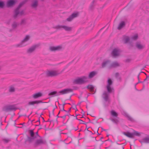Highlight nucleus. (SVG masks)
I'll return each instance as SVG.
<instances>
[{"mask_svg": "<svg viewBox=\"0 0 149 149\" xmlns=\"http://www.w3.org/2000/svg\"><path fill=\"white\" fill-rule=\"evenodd\" d=\"M72 91L73 90L72 89L70 88H67L60 91L58 92L56 91L51 92L49 94V95L52 96H58L60 95L72 92Z\"/></svg>", "mask_w": 149, "mask_h": 149, "instance_id": "obj_1", "label": "nucleus"}, {"mask_svg": "<svg viewBox=\"0 0 149 149\" xmlns=\"http://www.w3.org/2000/svg\"><path fill=\"white\" fill-rule=\"evenodd\" d=\"M26 1H24L20 3L17 8L15 10L14 14L13 15V17L14 18H16L19 15L21 16L24 14V11L23 10L19 12V10L22 6L25 3Z\"/></svg>", "mask_w": 149, "mask_h": 149, "instance_id": "obj_2", "label": "nucleus"}, {"mask_svg": "<svg viewBox=\"0 0 149 149\" xmlns=\"http://www.w3.org/2000/svg\"><path fill=\"white\" fill-rule=\"evenodd\" d=\"M46 141L43 138L39 136V138L37 139L34 142L33 145L34 147H36L45 144Z\"/></svg>", "mask_w": 149, "mask_h": 149, "instance_id": "obj_3", "label": "nucleus"}, {"mask_svg": "<svg viewBox=\"0 0 149 149\" xmlns=\"http://www.w3.org/2000/svg\"><path fill=\"white\" fill-rule=\"evenodd\" d=\"M58 72L57 70H48L46 72V75L47 77H56L61 73Z\"/></svg>", "mask_w": 149, "mask_h": 149, "instance_id": "obj_4", "label": "nucleus"}, {"mask_svg": "<svg viewBox=\"0 0 149 149\" xmlns=\"http://www.w3.org/2000/svg\"><path fill=\"white\" fill-rule=\"evenodd\" d=\"M88 81L87 77L84 76L74 80V82L77 84H82Z\"/></svg>", "mask_w": 149, "mask_h": 149, "instance_id": "obj_5", "label": "nucleus"}, {"mask_svg": "<svg viewBox=\"0 0 149 149\" xmlns=\"http://www.w3.org/2000/svg\"><path fill=\"white\" fill-rule=\"evenodd\" d=\"M53 28L55 29L61 30L63 29L65 31H71L72 28L63 25H58L53 27Z\"/></svg>", "mask_w": 149, "mask_h": 149, "instance_id": "obj_6", "label": "nucleus"}, {"mask_svg": "<svg viewBox=\"0 0 149 149\" xmlns=\"http://www.w3.org/2000/svg\"><path fill=\"white\" fill-rule=\"evenodd\" d=\"M17 108L14 105H8L4 106L2 109L3 111L7 112L10 111H15Z\"/></svg>", "mask_w": 149, "mask_h": 149, "instance_id": "obj_7", "label": "nucleus"}, {"mask_svg": "<svg viewBox=\"0 0 149 149\" xmlns=\"http://www.w3.org/2000/svg\"><path fill=\"white\" fill-rule=\"evenodd\" d=\"M111 115L113 117H115L117 118H111L110 119L113 123L116 124H117L119 122L118 118V114L113 110H112L111 112Z\"/></svg>", "mask_w": 149, "mask_h": 149, "instance_id": "obj_8", "label": "nucleus"}, {"mask_svg": "<svg viewBox=\"0 0 149 149\" xmlns=\"http://www.w3.org/2000/svg\"><path fill=\"white\" fill-rule=\"evenodd\" d=\"M29 132L31 136L28 137L27 140L29 142L31 143L33 141L35 138H36V136H35V133L33 130H29Z\"/></svg>", "mask_w": 149, "mask_h": 149, "instance_id": "obj_9", "label": "nucleus"}, {"mask_svg": "<svg viewBox=\"0 0 149 149\" xmlns=\"http://www.w3.org/2000/svg\"><path fill=\"white\" fill-rule=\"evenodd\" d=\"M113 82L110 78H109L107 81V88L108 93H110L112 92L113 88L111 87V85L112 84Z\"/></svg>", "mask_w": 149, "mask_h": 149, "instance_id": "obj_10", "label": "nucleus"}, {"mask_svg": "<svg viewBox=\"0 0 149 149\" xmlns=\"http://www.w3.org/2000/svg\"><path fill=\"white\" fill-rule=\"evenodd\" d=\"M79 15V13L78 12H74L72 13L71 15L69 16V17L66 20L68 22H71V21L73 19L77 17Z\"/></svg>", "mask_w": 149, "mask_h": 149, "instance_id": "obj_11", "label": "nucleus"}, {"mask_svg": "<svg viewBox=\"0 0 149 149\" xmlns=\"http://www.w3.org/2000/svg\"><path fill=\"white\" fill-rule=\"evenodd\" d=\"M62 48L61 46L59 45L57 46H50L49 47V50L52 52H55L56 51H60Z\"/></svg>", "mask_w": 149, "mask_h": 149, "instance_id": "obj_12", "label": "nucleus"}, {"mask_svg": "<svg viewBox=\"0 0 149 149\" xmlns=\"http://www.w3.org/2000/svg\"><path fill=\"white\" fill-rule=\"evenodd\" d=\"M120 66V64L117 61L112 62L109 66L108 68L110 69L111 68H116Z\"/></svg>", "mask_w": 149, "mask_h": 149, "instance_id": "obj_13", "label": "nucleus"}, {"mask_svg": "<svg viewBox=\"0 0 149 149\" xmlns=\"http://www.w3.org/2000/svg\"><path fill=\"white\" fill-rule=\"evenodd\" d=\"M38 47L37 45H34L29 48L27 50V53H31L33 52L36 48Z\"/></svg>", "mask_w": 149, "mask_h": 149, "instance_id": "obj_14", "label": "nucleus"}, {"mask_svg": "<svg viewBox=\"0 0 149 149\" xmlns=\"http://www.w3.org/2000/svg\"><path fill=\"white\" fill-rule=\"evenodd\" d=\"M119 51L116 49H114L111 52V54L113 57H116L119 55Z\"/></svg>", "mask_w": 149, "mask_h": 149, "instance_id": "obj_15", "label": "nucleus"}, {"mask_svg": "<svg viewBox=\"0 0 149 149\" xmlns=\"http://www.w3.org/2000/svg\"><path fill=\"white\" fill-rule=\"evenodd\" d=\"M16 1H8L7 3L6 6L7 7H11L15 3Z\"/></svg>", "mask_w": 149, "mask_h": 149, "instance_id": "obj_16", "label": "nucleus"}, {"mask_svg": "<svg viewBox=\"0 0 149 149\" xmlns=\"http://www.w3.org/2000/svg\"><path fill=\"white\" fill-rule=\"evenodd\" d=\"M110 62V61L109 60H107L103 61L101 65V68H104L108 65Z\"/></svg>", "mask_w": 149, "mask_h": 149, "instance_id": "obj_17", "label": "nucleus"}, {"mask_svg": "<svg viewBox=\"0 0 149 149\" xmlns=\"http://www.w3.org/2000/svg\"><path fill=\"white\" fill-rule=\"evenodd\" d=\"M97 74V72L96 71H93L90 72L88 76V78L90 79L93 78Z\"/></svg>", "mask_w": 149, "mask_h": 149, "instance_id": "obj_18", "label": "nucleus"}, {"mask_svg": "<svg viewBox=\"0 0 149 149\" xmlns=\"http://www.w3.org/2000/svg\"><path fill=\"white\" fill-rule=\"evenodd\" d=\"M102 97L105 101H107L109 99V94L106 92H104L102 95Z\"/></svg>", "mask_w": 149, "mask_h": 149, "instance_id": "obj_19", "label": "nucleus"}, {"mask_svg": "<svg viewBox=\"0 0 149 149\" xmlns=\"http://www.w3.org/2000/svg\"><path fill=\"white\" fill-rule=\"evenodd\" d=\"M87 88L88 89L90 90V91L93 93V94L95 92V88L92 85H88Z\"/></svg>", "mask_w": 149, "mask_h": 149, "instance_id": "obj_20", "label": "nucleus"}, {"mask_svg": "<svg viewBox=\"0 0 149 149\" xmlns=\"http://www.w3.org/2000/svg\"><path fill=\"white\" fill-rule=\"evenodd\" d=\"M136 47L139 49H141L144 47V46L141 45L140 42H137L136 44Z\"/></svg>", "mask_w": 149, "mask_h": 149, "instance_id": "obj_21", "label": "nucleus"}, {"mask_svg": "<svg viewBox=\"0 0 149 149\" xmlns=\"http://www.w3.org/2000/svg\"><path fill=\"white\" fill-rule=\"evenodd\" d=\"M125 25L124 22L122 21L119 24L118 29L119 30H120L122 29Z\"/></svg>", "mask_w": 149, "mask_h": 149, "instance_id": "obj_22", "label": "nucleus"}, {"mask_svg": "<svg viewBox=\"0 0 149 149\" xmlns=\"http://www.w3.org/2000/svg\"><path fill=\"white\" fill-rule=\"evenodd\" d=\"M123 40L125 44L128 43L130 40V38L128 36H123Z\"/></svg>", "mask_w": 149, "mask_h": 149, "instance_id": "obj_23", "label": "nucleus"}, {"mask_svg": "<svg viewBox=\"0 0 149 149\" xmlns=\"http://www.w3.org/2000/svg\"><path fill=\"white\" fill-rule=\"evenodd\" d=\"M42 95V94L41 93H38L34 94L33 95V97L34 98L36 99L41 97Z\"/></svg>", "mask_w": 149, "mask_h": 149, "instance_id": "obj_24", "label": "nucleus"}, {"mask_svg": "<svg viewBox=\"0 0 149 149\" xmlns=\"http://www.w3.org/2000/svg\"><path fill=\"white\" fill-rule=\"evenodd\" d=\"M123 134L128 137L132 138H134L133 133H131L129 132H127V133L124 132Z\"/></svg>", "mask_w": 149, "mask_h": 149, "instance_id": "obj_25", "label": "nucleus"}, {"mask_svg": "<svg viewBox=\"0 0 149 149\" xmlns=\"http://www.w3.org/2000/svg\"><path fill=\"white\" fill-rule=\"evenodd\" d=\"M141 143L142 142L149 143V136L145 137L142 139V141H140Z\"/></svg>", "mask_w": 149, "mask_h": 149, "instance_id": "obj_26", "label": "nucleus"}, {"mask_svg": "<svg viewBox=\"0 0 149 149\" xmlns=\"http://www.w3.org/2000/svg\"><path fill=\"white\" fill-rule=\"evenodd\" d=\"M38 5V1H35L31 4V6L33 8H36Z\"/></svg>", "mask_w": 149, "mask_h": 149, "instance_id": "obj_27", "label": "nucleus"}, {"mask_svg": "<svg viewBox=\"0 0 149 149\" xmlns=\"http://www.w3.org/2000/svg\"><path fill=\"white\" fill-rule=\"evenodd\" d=\"M41 102V101H34L30 102H29V105H33L35 104H38L39 103Z\"/></svg>", "mask_w": 149, "mask_h": 149, "instance_id": "obj_28", "label": "nucleus"}, {"mask_svg": "<svg viewBox=\"0 0 149 149\" xmlns=\"http://www.w3.org/2000/svg\"><path fill=\"white\" fill-rule=\"evenodd\" d=\"M2 141L4 143H7L10 141V139L9 138H3L2 139Z\"/></svg>", "mask_w": 149, "mask_h": 149, "instance_id": "obj_29", "label": "nucleus"}, {"mask_svg": "<svg viewBox=\"0 0 149 149\" xmlns=\"http://www.w3.org/2000/svg\"><path fill=\"white\" fill-rule=\"evenodd\" d=\"M15 88L13 86H11L9 89V91L11 93L14 92L15 91Z\"/></svg>", "mask_w": 149, "mask_h": 149, "instance_id": "obj_30", "label": "nucleus"}, {"mask_svg": "<svg viewBox=\"0 0 149 149\" xmlns=\"http://www.w3.org/2000/svg\"><path fill=\"white\" fill-rule=\"evenodd\" d=\"M29 39V36L28 35L26 36L24 38L22 41V42H24L27 41Z\"/></svg>", "mask_w": 149, "mask_h": 149, "instance_id": "obj_31", "label": "nucleus"}, {"mask_svg": "<svg viewBox=\"0 0 149 149\" xmlns=\"http://www.w3.org/2000/svg\"><path fill=\"white\" fill-rule=\"evenodd\" d=\"M138 38V36L137 34H136L132 36L131 37V38L132 39L134 40H136Z\"/></svg>", "mask_w": 149, "mask_h": 149, "instance_id": "obj_32", "label": "nucleus"}, {"mask_svg": "<svg viewBox=\"0 0 149 149\" xmlns=\"http://www.w3.org/2000/svg\"><path fill=\"white\" fill-rule=\"evenodd\" d=\"M23 43V42H22V41L19 43L15 45V47H22L23 46L22 44Z\"/></svg>", "mask_w": 149, "mask_h": 149, "instance_id": "obj_33", "label": "nucleus"}, {"mask_svg": "<svg viewBox=\"0 0 149 149\" xmlns=\"http://www.w3.org/2000/svg\"><path fill=\"white\" fill-rule=\"evenodd\" d=\"M18 25V24L17 22H13V24H12V26L13 29L16 28L17 26Z\"/></svg>", "mask_w": 149, "mask_h": 149, "instance_id": "obj_34", "label": "nucleus"}, {"mask_svg": "<svg viewBox=\"0 0 149 149\" xmlns=\"http://www.w3.org/2000/svg\"><path fill=\"white\" fill-rule=\"evenodd\" d=\"M125 116L127 118L128 120H129L131 121H133V120L131 116H129L127 114H125Z\"/></svg>", "mask_w": 149, "mask_h": 149, "instance_id": "obj_35", "label": "nucleus"}, {"mask_svg": "<svg viewBox=\"0 0 149 149\" xmlns=\"http://www.w3.org/2000/svg\"><path fill=\"white\" fill-rule=\"evenodd\" d=\"M133 136H139L140 135V133L136 131H134L133 133Z\"/></svg>", "mask_w": 149, "mask_h": 149, "instance_id": "obj_36", "label": "nucleus"}, {"mask_svg": "<svg viewBox=\"0 0 149 149\" xmlns=\"http://www.w3.org/2000/svg\"><path fill=\"white\" fill-rule=\"evenodd\" d=\"M4 6V3L3 2L0 1V8H3Z\"/></svg>", "mask_w": 149, "mask_h": 149, "instance_id": "obj_37", "label": "nucleus"}, {"mask_svg": "<svg viewBox=\"0 0 149 149\" xmlns=\"http://www.w3.org/2000/svg\"><path fill=\"white\" fill-rule=\"evenodd\" d=\"M64 104H63L62 105V109L61 110V111H63L66 112L67 113H69V111H70V109L68 111H66L64 109Z\"/></svg>", "mask_w": 149, "mask_h": 149, "instance_id": "obj_38", "label": "nucleus"}, {"mask_svg": "<svg viewBox=\"0 0 149 149\" xmlns=\"http://www.w3.org/2000/svg\"><path fill=\"white\" fill-rule=\"evenodd\" d=\"M79 121H80L79 122V123L80 124H86V123H85V122L83 121L82 120H80V119H78Z\"/></svg>", "mask_w": 149, "mask_h": 149, "instance_id": "obj_39", "label": "nucleus"}, {"mask_svg": "<svg viewBox=\"0 0 149 149\" xmlns=\"http://www.w3.org/2000/svg\"><path fill=\"white\" fill-rule=\"evenodd\" d=\"M68 116V113H67L63 116L60 117L64 119L65 118L66 116Z\"/></svg>", "mask_w": 149, "mask_h": 149, "instance_id": "obj_40", "label": "nucleus"}, {"mask_svg": "<svg viewBox=\"0 0 149 149\" xmlns=\"http://www.w3.org/2000/svg\"><path fill=\"white\" fill-rule=\"evenodd\" d=\"M25 20L24 19H22L21 22V24H25Z\"/></svg>", "mask_w": 149, "mask_h": 149, "instance_id": "obj_41", "label": "nucleus"}, {"mask_svg": "<svg viewBox=\"0 0 149 149\" xmlns=\"http://www.w3.org/2000/svg\"><path fill=\"white\" fill-rule=\"evenodd\" d=\"M119 75V73L118 72H116L115 74V76L116 78H117Z\"/></svg>", "mask_w": 149, "mask_h": 149, "instance_id": "obj_42", "label": "nucleus"}, {"mask_svg": "<svg viewBox=\"0 0 149 149\" xmlns=\"http://www.w3.org/2000/svg\"><path fill=\"white\" fill-rule=\"evenodd\" d=\"M95 2V1H93L92 2V4H93ZM93 7V4H92L90 6V8L91 9H92Z\"/></svg>", "mask_w": 149, "mask_h": 149, "instance_id": "obj_43", "label": "nucleus"}, {"mask_svg": "<svg viewBox=\"0 0 149 149\" xmlns=\"http://www.w3.org/2000/svg\"><path fill=\"white\" fill-rule=\"evenodd\" d=\"M35 136H36V138H37V137L38 136L39 137V136L38 134V132H37L36 134H35Z\"/></svg>", "mask_w": 149, "mask_h": 149, "instance_id": "obj_44", "label": "nucleus"}, {"mask_svg": "<svg viewBox=\"0 0 149 149\" xmlns=\"http://www.w3.org/2000/svg\"><path fill=\"white\" fill-rule=\"evenodd\" d=\"M130 59H128L125 60V62H130Z\"/></svg>", "mask_w": 149, "mask_h": 149, "instance_id": "obj_45", "label": "nucleus"}, {"mask_svg": "<svg viewBox=\"0 0 149 149\" xmlns=\"http://www.w3.org/2000/svg\"><path fill=\"white\" fill-rule=\"evenodd\" d=\"M139 80V81H138V83H136L135 85V86H136L138 83H141V82H141V81L140 80Z\"/></svg>", "mask_w": 149, "mask_h": 149, "instance_id": "obj_46", "label": "nucleus"}, {"mask_svg": "<svg viewBox=\"0 0 149 149\" xmlns=\"http://www.w3.org/2000/svg\"><path fill=\"white\" fill-rule=\"evenodd\" d=\"M140 73L138 75V76H137V77H138V80H139V76L140 75Z\"/></svg>", "mask_w": 149, "mask_h": 149, "instance_id": "obj_47", "label": "nucleus"}, {"mask_svg": "<svg viewBox=\"0 0 149 149\" xmlns=\"http://www.w3.org/2000/svg\"><path fill=\"white\" fill-rule=\"evenodd\" d=\"M54 109H53L52 111V115H54Z\"/></svg>", "mask_w": 149, "mask_h": 149, "instance_id": "obj_48", "label": "nucleus"}, {"mask_svg": "<svg viewBox=\"0 0 149 149\" xmlns=\"http://www.w3.org/2000/svg\"><path fill=\"white\" fill-rule=\"evenodd\" d=\"M40 117H41L42 119V120H43V122H45V120L44 119V118H43L41 116H40Z\"/></svg>", "mask_w": 149, "mask_h": 149, "instance_id": "obj_49", "label": "nucleus"}, {"mask_svg": "<svg viewBox=\"0 0 149 149\" xmlns=\"http://www.w3.org/2000/svg\"><path fill=\"white\" fill-rule=\"evenodd\" d=\"M38 122H39V124L38 125H40V119H39L38 121Z\"/></svg>", "mask_w": 149, "mask_h": 149, "instance_id": "obj_50", "label": "nucleus"}, {"mask_svg": "<svg viewBox=\"0 0 149 149\" xmlns=\"http://www.w3.org/2000/svg\"><path fill=\"white\" fill-rule=\"evenodd\" d=\"M148 77H147L144 80V81H146L147 79V78Z\"/></svg>", "mask_w": 149, "mask_h": 149, "instance_id": "obj_51", "label": "nucleus"}, {"mask_svg": "<svg viewBox=\"0 0 149 149\" xmlns=\"http://www.w3.org/2000/svg\"><path fill=\"white\" fill-rule=\"evenodd\" d=\"M78 129V127H77L76 129H75L74 130H75V131H76Z\"/></svg>", "mask_w": 149, "mask_h": 149, "instance_id": "obj_52", "label": "nucleus"}, {"mask_svg": "<svg viewBox=\"0 0 149 149\" xmlns=\"http://www.w3.org/2000/svg\"><path fill=\"white\" fill-rule=\"evenodd\" d=\"M80 116V115H78V118H82L83 117V116H82L81 117H80V116Z\"/></svg>", "mask_w": 149, "mask_h": 149, "instance_id": "obj_53", "label": "nucleus"}, {"mask_svg": "<svg viewBox=\"0 0 149 149\" xmlns=\"http://www.w3.org/2000/svg\"><path fill=\"white\" fill-rule=\"evenodd\" d=\"M102 130H103L104 131H106V130H106L104 129H102Z\"/></svg>", "mask_w": 149, "mask_h": 149, "instance_id": "obj_54", "label": "nucleus"}, {"mask_svg": "<svg viewBox=\"0 0 149 149\" xmlns=\"http://www.w3.org/2000/svg\"><path fill=\"white\" fill-rule=\"evenodd\" d=\"M88 118V119H89V122H90V120Z\"/></svg>", "mask_w": 149, "mask_h": 149, "instance_id": "obj_55", "label": "nucleus"}, {"mask_svg": "<svg viewBox=\"0 0 149 149\" xmlns=\"http://www.w3.org/2000/svg\"><path fill=\"white\" fill-rule=\"evenodd\" d=\"M76 119H77V116H76Z\"/></svg>", "mask_w": 149, "mask_h": 149, "instance_id": "obj_56", "label": "nucleus"}, {"mask_svg": "<svg viewBox=\"0 0 149 149\" xmlns=\"http://www.w3.org/2000/svg\"><path fill=\"white\" fill-rule=\"evenodd\" d=\"M50 116H51V115H50V114H49V116L50 117Z\"/></svg>", "mask_w": 149, "mask_h": 149, "instance_id": "obj_57", "label": "nucleus"}, {"mask_svg": "<svg viewBox=\"0 0 149 149\" xmlns=\"http://www.w3.org/2000/svg\"><path fill=\"white\" fill-rule=\"evenodd\" d=\"M57 117H59L58 116V115H57Z\"/></svg>", "mask_w": 149, "mask_h": 149, "instance_id": "obj_58", "label": "nucleus"}, {"mask_svg": "<svg viewBox=\"0 0 149 149\" xmlns=\"http://www.w3.org/2000/svg\"><path fill=\"white\" fill-rule=\"evenodd\" d=\"M109 136V135H107V136Z\"/></svg>", "mask_w": 149, "mask_h": 149, "instance_id": "obj_59", "label": "nucleus"}, {"mask_svg": "<svg viewBox=\"0 0 149 149\" xmlns=\"http://www.w3.org/2000/svg\"><path fill=\"white\" fill-rule=\"evenodd\" d=\"M1 67H0V70H1Z\"/></svg>", "mask_w": 149, "mask_h": 149, "instance_id": "obj_60", "label": "nucleus"}, {"mask_svg": "<svg viewBox=\"0 0 149 149\" xmlns=\"http://www.w3.org/2000/svg\"><path fill=\"white\" fill-rule=\"evenodd\" d=\"M102 138H103V137H102L101 138V139H102Z\"/></svg>", "mask_w": 149, "mask_h": 149, "instance_id": "obj_61", "label": "nucleus"}, {"mask_svg": "<svg viewBox=\"0 0 149 149\" xmlns=\"http://www.w3.org/2000/svg\"><path fill=\"white\" fill-rule=\"evenodd\" d=\"M143 72H141L140 73Z\"/></svg>", "mask_w": 149, "mask_h": 149, "instance_id": "obj_62", "label": "nucleus"}]
</instances>
